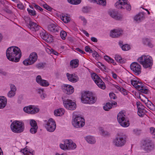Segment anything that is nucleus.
I'll return each mask as SVG.
<instances>
[{
	"label": "nucleus",
	"mask_w": 155,
	"mask_h": 155,
	"mask_svg": "<svg viewBox=\"0 0 155 155\" xmlns=\"http://www.w3.org/2000/svg\"><path fill=\"white\" fill-rule=\"evenodd\" d=\"M121 48L122 50L124 51H127L130 49V47L128 44H125L121 47Z\"/></svg>",
	"instance_id": "40"
},
{
	"label": "nucleus",
	"mask_w": 155,
	"mask_h": 155,
	"mask_svg": "<svg viewBox=\"0 0 155 155\" xmlns=\"http://www.w3.org/2000/svg\"><path fill=\"white\" fill-rule=\"evenodd\" d=\"M10 86L11 89L10 91H13L14 92H16V88L14 84H11Z\"/></svg>",
	"instance_id": "52"
},
{
	"label": "nucleus",
	"mask_w": 155,
	"mask_h": 155,
	"mask_svg": "<svg viewBox=\"0 0 155 155\" xmlns=\"http://www.w3.org/2000/svg\"><path fill=\"white\" fill-rule=\"evenodd\" d=\"M91 76L92 79L99 87L103 89H104L106 88L104 83L96 73H92L91 74Z\"/></svg>",
	"instance_id": "9"
},
{
	"label": "nucleus",
	"mask_w": 155,
	"mask_h": 155,
	"mask_svg": "<svg viewBox=\"0 0 155 155\" xmlns=\"http://www.w3.org/2000/svg\"><path fill=\"white\" fill-rule=\"evenodd\" d=\"M145 87L143 86V84L142 85L140 86V87H138L136 88L139 91H142L143 89Z\"/></svg>",
	"instance_id": "64"
},
{
	"label": "nucleus",
	"mask_w": 155,
	"mask_h": 155,
	"mask_svg": "<svg viewBox=\"0 0 155 155\" xmlns=\"http://www.w3.org/2000/svg\"><path fill=\"white\" fill-rule=\"evenodd\" d=\"M45 127L48 131L52 132L56 128V124L54 121L52 119L50 118L47 121Z\"/></svg>",
	"instance_id": "13"
},
{
	"label": "nucleus",
	"mask_w": 155,
	"mask_h": 155,
	"mask_svg": "<svg viewBox=\"0 0 155 155\" xmlns=\"http://www.w3.org/2000/svg\"><path fill=\"white\" fill-rule=\"evenodd\" d=\"M120 91L121 93H122L124 95H127L128 92L123 87L122 88H121V89L120 90Z\"/></svg>",
	"instance_id": "55"
},
{
	"label": "nucleus",
	"mask_w": 155,
	"mask_h": 155,
	"mask_svg": "<svg viewBox=\"0 0 155 155\" xmlns=\"http://www.w3.org/2000/svg\"><path fill=\"white\" fill-rule=\"evenodd\" d=\"M48 35L49 34L47 33L45 31H42L40 33V35L42 38L45 41L47 39Z\"/></svg>",
	"instance_id": "34"
},
{
	"label": "nucleus",
	"mask_w": 155,
	"mask_h": 155,
	"mask_svg": "<svg viewBox=\"0 0 155 155\" xmlns=\"http://www.w3.org/2000/svg\"><path fill=\"white\" fill-rule=\"evenodd\" d=\"M81 99L83 103L92 104L96 102L97 98L92 93L85 91L82 93Z\"/></svg>",
	"instance_id": "2"
},
{
	"label": "nucleus",
	"mask_w": 155,
	"mask_h": 155,
	"mask_svg": "<svg viewBox=\"0 0 155 155\" xmlns=\"http://www.w3.org/2000/svg\"><path fill=\"white\" fill-rule=\"evenodd\" d=\"M127 136L125 135L118 134L113 141V143L116 147H120L124 146L126 142Z\"/></svg>",
	"instance_id": "4"
},
{
	"label": "nucleus",
	"mask_w": 155,
	"mask_h": 155,
	"mask_svg": "<svg viewBox=\"0 0 155 155\" xmlns=\"http://www.w3.org/2000/svg\"><path fill=\"white\" fill-rule=\"evenodd\" d=\"M101 133L102 135L105 136H107L109 135V133L107 131H104L103 130H101Z\"/></svg>",
	"instance_id": "57"
},
{
	"label": "nucleus",
	"mask_w": 155,
	"mask_h": 155,
	"mask_svg": "<svg viewBox=\"0 0 155 155\" xmlns=\"http://www.w3.org/2000/svg\"><path fill=\"white\" fill-rule=\"evenodd\" d=\"M123 31L120 29H114L110 31V36L113 38L119 37L122 35Z\"/></svg>",
	"instance_id": "18"
},
{
	"label": "nucleus",
	"mask_w": 155,
	"mask_h": 155,
	"mask_svg": "<svg viewBox=\"0 0 155 155\" xmlns=\"http://www.w3.org/2000/svg\"><path fill=\"white\" fill-rule=\"evenodd\" d=\"M105 60L109 63H114V60L107 55L105 56L104 57Z\"/></svg>",
	"instance_id": "37"
},
{
	"label": "nucleus",
	"mask_w": 155,
	"mask_h": 155,
	"mask_svg": "<svg viewBox=\"0 0 155 155\" xmlns=\"http://www.w3.org/2000/svg\"><path fill=\"white\" fill-rule=\"evenodd\" d=\"M150 134L155 136V128L153 127H151L150 128Z\"/></svg>",
	"instance_id": "53"
},
{
	"label": "nucleus",
	"mask_w": 155,
	"mask_h": 155,
	"mask_svg": "<svg viewBox=\"0 0 155 155\" xmlns=\"http://www.w3.org/2000/svg\"><path fill=\"white\" fill-rule=\"evenodd\" d=\"M36 79L37 82L42 86L47 87L49 85V82L45 80L42 79L40 75L37 76Z\"/></svg>",
	"instance_id": "17"
},
{
	"label": "nucleus",
	"mask_w": 155,
	"mask_h": 155,
	"mask_svg": "<svg viewBox=\"0 0 155 155\" xmlns=\"http://www.w3.org/2000/svg\"><path fill=\"white\" fill-rule=\"evenodd\" d=\"M115 60L118 62L120 63H124L125 62V60L122 58L121 57L118 55H116L115 57Z\"/></svg>",
	"instance_id": "32"
},
{
	"label": "nucleus",
	"mask_w": 155,
	"mask_h": 155,
	"mask_svg": "<svg viewBox=\"0 0 155 155\" xmlns=\"http://www.w3.org/2000/svg\"><path fill=\"white\" fill-rule=\"evenodd\" d=\"M60 146L61 148L63 150L74 149L76 147L75 143L71 140L68 139L64 141V143L60 144Z\"/></svg>",
	"instance_id": "6"
},
{
	"label": "nucleus",
	"mask_w": 155,
	"mask_h": 155,
	"mask_svg": "<svg viewBox=\"0 0 155 155\" xmlns=\"http://www.w3.org/2000/svg\"><path fill=\"white\" fill-rule=\"evenodd\" d=\"M137 81L136 80H131V84L136 88V86H137Z\"/></svg>",
	"instance_id": "54"
},
{
	"label": "nucleus",
	"mask_w": 155,
	"mask_h": 155,
	"mask_svg": "<svg viewBox=\"0 0 155 155\" xmlns=\"http://www.w3.org/2000/svg\"><path fill=\"white\" fill-rule=\"evenodd\" d=\"M30 124L32 127H35L36 126H38L36 122L33 120H31L30 121Z\"/></svg>",
	"instance_id": "47"
},
{
	"label": "nucleus",
	"mask_w": 155,
	"mask_h": 155,
	"mask_svg": "<svg viewBox=\"0 0 155 155\" xmlns=\"http://www.w3.org/2000/svg\"><path fill=\"white\" fill-rule=\"evenodd\" d=\"M125 116V115L122 112H120L118 114L117 120L120 125L124 126V124L122 123V122L126 119L124 117Z\"/></svg>",
	"instance_id": "23"
},
{
	"label": "nucleus",
	"mask_w": 155,
	"mask_h": 155,
	"mask_svg": "<svg viewBox=\"0 0 155 155\" xmlns=\"http://www.w3.org/2000/svg\"><path fill=\"white\" fill-rule=\"evenodd\" d=\"M63 104L65 108L70 110H75L76 107V104L72 101L67 99L63 100Z\"/></svg>",
	"instance_id": "12"
},
{
	"label": "nucleus",
	"mask_w": 155,
	"mask_h": 155,
	"mask_svg": "<svg viewBox=\"0 0 155 155\" xmlns=\"http://www.w3.org/2000/svg\"><path fill=\"white\" fill-rule=\"evenodd\" d=\"M109 96L111 99H115L116 98V95L113 93H110Z\"/></svg>",
	"instance_id": "58"
},
{
	"label": "nucleus",
	"mask_w": 155,
	"mask_h": 155,
	"mask_svg": "<svg viewBox=\"0 0 155 155\" xmlns=\"http://www.w3.org/2000/svg\"><path fill=\"white\" fill-rule=\"evenodd\" d=\"M143 42L144 45L150 48H152L153 47V45L151 43L150 40L147 38H143Z\"/></svg>",
	"instance_id": "31"
},
{
	"label": "nucleus",
	"mask_w": 155,
	"mask_h": 155,
	"mask_svg": "<svg viewBox=\"0 0 155 155\" xmlns=\"http://www.w3.org/2000/svg\"><path fill=\"white\" fill-rule=\"evenodd\" d=\"M137 60L144 68H150L152 65V58L148 55H142L139 57Z\"/></svg>",
	"instance_id": "3"
},
{
	"label": "nucleus",
	"mask_w": 155,
	"mask_h": 155,
	"mask_svg": "<svg viewBox=\"0 0 155 155\" xmlns=\"http://www.w3.org/2000/svg\"><path fill=\"white\" fill-rule=\"evenodd\" d=\"M61 19L65 23H67L70 21V18L68 16H66L64 18H61Z\"/></svg>",
	"instance_id": "49"
},
{
	"label": "nucleus",
	"mask_w": 155,
	"mask_h": 155,
	"mask_svg": "<svg viewBox=\"0 0 155 155\" xmlns=\"http://www.w3.org/2000/svg\"><path fill=\"white\" fill-rule=\"evenodd\" d=\"M127 2V0H119L115 3V6L118 9H125L128 11H130L131 9V6Z\"/></svg>",
	"instance_id": "7"
},
{
	"label": "nucleus",
	"mask_w": 155,
	"mask_h": 155,
	"mask_svg": "<svg viewBox=\"0 0 155 155\" xmlns=\"http://www.w3.org/2000/svg\"><path fill=\"white\" fill-rule=\"evenodd\" d=\"M145 112H147L145 110H138V115L141 117H143L145 114Z\"/></svg>",
	"instance_id": "38"
},
{
	"label": "nucleus",
	"mask_w": 155,
	"mask_h": 155,
	"mask_svg": "<svg viewBox=\"0 0 155 155\" xmlns=\"http://www.w3.org/2000/svg\"><path fill=\"white\" fill-rule=\"evenodd\" d=\"M27 10L28 12V14L34 16L36 14V12L34 10H31L29 8H28Z\"/></svg>",
	"instance_id": "43"
},
{
	"label": "nucleus",
	"mask_w": 155,
	"mask_h": 155,
	"mask_svg": "<svg viewBox=\"0 0 155 155\" xmlns=\"http://www.w3.org/2000/svg\"><path fill=\"white\" fill-rule=\"evenodd\" d=\"M66 75L68 80L72 82L75 83L78 80V76L75 74H70L67 73Z\"/></svg>",
	"instance_id": "22"
},
{
	"label": "nucleus",
	"mask_w": 155,
	"mask_h": 155,
	"mask_svg": "<svg viewBox=\"0 0 155 155\" xmlns=\"http://www.w3.org/2000/svg\"><path fill=\"white\" fill-rule=\"evenodd\" d=\"M34 6L35 8L37 9H38L41 12H42L43 11V9L38 5L34 4Z\"/></svg>",
	"instance_id": "56"
},
{
	"label": "nucleus",
	"mask_w": 155,
	"mask_h": 155,
	"mask_svg": "<svg viewBox=\"0 0 155 155\" xmlns=\"http://www.w3.org/2000/svg\"><path fill=\"white\" fill-rule=\"evenodd\" d=\"M29 21L28 27L32 31H36L38 30L41 28V27L38 25L36 23L30 20L29 18Z\"/></svg>",
	"instance_id": "19"
},
{
	"label": "nucleus",
	"mask_w": 155,
	"mask_h": 155,
	"mask_svg": "<svg viewBox=\"0 0 155 155\" xmlns=\"http://www.w3.org/2000/svg\"><path fill=\"white\" fill-rule=\"evenodd\" d=\"M17 7L20 9H23L24 8V6L22 3L18 4Z\"/></svg>",
	"instance_id": "61"
},
{
	"label": "nucleus",
	"mask_w": 155,
	"mask_h": 155,
	"mask_svg": "<svg viewBox=\"0 0 155 155\" xmlns=\"http://www.w3.org/2000/svg\"><path fill=\"white\" fill-rule=\"evenodd\" d=\"M144 18V15L143 13H139L134 17V20L140 22Z\"/></svg>",
	"instance_id": "24"
},
{
	"label": "nucleus",
	"mask_w": 155,
	"mask_h": 155,
	"mask_svg": "<svg viewBox=\"0 0 155 155\" xmlns=\"http://www.w3.org/2000/svg\"><path fill=\"white\" fill-rule=\"evenodd\" d=\"M6 55L9 61L17 62L21 57V52L20 49L16 46H12L8 48L6 51Z\"/></svg>",
	"instance_id": "1"
},
{
	"label": "nucleus",
	"mask_w": 155,
	"mask_h": 155,
	"mask_svg": "<svg viewBox=\"0 0 155 155\" xmlns=\"http://www.w3.org/2000/svg\"><path fill=\"white\" fill-rule=\"evenodd\" d=\"M141 130L138 129H135L133 130V132L134 134L136 135H139L141 132Z\"/></svg>",
	"instance_id": "48"
},
{
	"label": "nucleus",
	"mask_w": 155,
	"mask_h": 155,
	"mask_svg": "<svg viewBox=\"0 0 155 155\" xmlns=\"http://www.w3.org/2000/svg\"><path fill=\"white\" fill-rule=\"evenodd\" d=\"M23 110L25 112L28 114H33L38 112L39 109L36 107H33L32 105H30L29 106L24 107Z\"/></svg>",
	"instance_id": "15"
},
{
	"label": "nucleus",
	"mask_w": 155,
	"mask_h": 155,
	"mask_svg": "<svg viewBox=\"0 0 155 155\" xmlns=\"http://www.w3.org/2000/svg\"><path fill=\"white\" fill-rule=\"evenodd\" d=\"M85 50L87 52H89L90 53L93 52L92 50L91 49L89 46H86L85 47Z\"/></svg>",
	"instance_id": "50"
},
{
	"label": "nucleus",
	"mask_w": 155,
	"mask_h": 155,
	"mask_svg": "<svg viewBox=\"0 0 155 155\" xmlns=\"http://www.w3.org/2000/svg\"><path fill=\"white\" fill-rule=\"evenodd\" d=\"M47 28L49 31L55 33L56 34L61 30V28L57 25L53 23L48 25Z\"/></svg>",
	"instance_id": "14"
},
{
	"label": "nucleus",
	"mask_w": 155,
	"mask_h": 155,
	"mask_svg": "<svg viewBox=\"0 0 155 155\" xmlns=\"http://www.w3.org/2000/svg\"><path fill=\"white\" fill-rule=\"evenodd\" d=\"M82 11L84 13H87L88 12V8L87 7H84L83 8Z\"/></svg>",
	"instance_id": "62"
},
{
	"label": "nucleus",
	"mask_w": 155,
	"mask_h": 155,
	"mask_svg": "<svg viewBox=\"0 0 155 155\" xmlns=\"http://www.w3.org/2000/svg\"><path fill=\"white\" fill-rule=\"evenodd\" d=\"M147 107L150 110L154 111L155 110V106L151 101L147 100V102L145 103Z\"/></svg>",
	"instance_id": "30"
},
{
	"label": "nucleus",
	"mask_w": 155,
	"mask_h": 155,
	"mask_svg": "<svg viewBox=\"0 0 155 155\" xmlns=\"http://www.w3.org/2000/svg\"><path fill=\"white\" fill-rule=\"evenodd\" d=\"M64 109L60 108L54 111V114L56 116H60L64 114Z\"/></svg>",
	"instance_id": "28"
},
{
	"label": "nucleus",
	"mask_w": 155,
	"mask_h": 155,
	"mask_svg": "<svg viewBox=\"0 0 155 155\" xmlns=\"http://www.w3.org/2000/svg\"><path fill=\"white\" fill-rule=\"evenodd\" d=\"M109 14L111 17L117 20H120L122 18V16L118 12L114 10L110 11L109 12Z\"/></svg>",
	"instance_id": "20"
},
{
	"label": "nucleus",
	"mask_w": 155,
	"mask_h": 155,
	"mask_svg": "<svg viewBox=\"0 0 155 155\" xmlns=\"http://www.w3.org/2000/svg\"><path fill=\"white\" fill-rule=\"evenodd\" d=\"M60 35L61 38L63 40H64L66 39V38L67 35L66 32L64 30L60 31Z\"/></svg>",
	"instance_id": "35"
},
{
	"label": "nucleus",
	"mask_w": 155,
	"mask_h": 155,
	"mask_svg": "<svg viewBox=\"0 0 155 155\" xmlns=\"http://www.w3.org/2000/svg\"><path fill=\"white\" fill-rule=\"evenodd\" d=\"M128 120L126 119H125L124 121L122 122V123L123 124H124V126L123 125H121L123 127H127L129 126L130 124L129 123H128Z\"/></svg>",
	"instance_id": "45"
},
{
	"label": "nucleus",
	"mask_w": 155,
	"mask_h": 155,
	"mask_svg": "<svg viewBox=\"0 0 155 155\" xmlns=\"http://www.w3.org/2000/svg\"><path fill=\"white\" fill-rule=\"evenodd\" d=\"M11 128L12 131L15 133H19L24 130V124L18 121H14L11 125Z\"/></svg>",
	"instance_id": "5"
},
{
	"label": "nucleus",
	"mask_w": 155,
	"mask_h": 155,
	"mask_svg": "<svg viewBox=\"0 0 155 155\" xmlns=\"http://www.w3.org/2000/svg\"><path fill=\"white\" fill-rule=\"evenodd\" d=\"M63 91L64 93L68 94H70L74 92V88L71 85L68 84H64Z\"/></svg>",
	"instance_id": "21"
},
{
	"label": "nucleus",
	"mask_w": 155,
	"mask_h": 155,
	"mask_svg": "<svg viewBox=\"0 0 155 155\" xmlns=\"http://www.w3.org/2000/svg\"><path fill=\"white\" fill-rule=\"evenodd\" d=\"M7 101V100L5 97L0 96V109L3 108L6 106Z\"/></svg>",
	"instance_id": "25"
},
{
	"label": "nucleus",
	"mask_w": 155,
	"mask_h": 155,
	"mask_svg": "<svg viewBox=\"0 0 155 155\" xmlns=\"http://www.w3.org/2000/svg\"><path fill=\"white\" fill-rule=\"evenodd\" d=\"M73 126L76 128L82 127L85 124L84 119L79 116H77L74 118L72 122Z\"/></svg>",
	"instance_id": "10"
},
{
	"label": "nucleus",
	"mask_w": 155,
	"mask_h": 155,
	"mask_svg": "<svg viewBox=\"0 0 155 155\" xmlns=\"http://www.w3.org/2000/svg\"><path fill=\"white\" fill-rule=\"evenodd\" d=\"M53 40V36L50 35H48L47 37V38L45 41L47 42L51 43L52 42Z\"/></svg>",
	"instance_id": "42"
},
{
	"label": "nucleus",
	"mask_w": 155,
	"mask_h": 155,
	"mask_svg": "<svg viewBox=\"0 0 155 155\" xmlns=\"http://www.w3.org/2000/svg\"><path fill=\"white\" fill-rule=\"evenodd\" d=\"M68 2L73 5H78L81 2V0H68Z\"/></svg>",
	"instance_id": "36"
},
{
	"label": "nucleus",
	"mask_w": 155,
	"mask_h": 155,
	"mask_svg": "<svg viewBox=\"0 0 155 155\" xmlns=\"http://www.w3.org/2000/svg\"><path fill=\"white\" fill-rule=\"evenodd\" d=\"M45 65V63H39L36 64L35 67L38 69H41L44 67Z\"/></svg>",
	"instance_id": "41"
},
{
	"label": "nucleus",
	"mask_w": 155,
	"mask_h": 155,
	"mask_svg": "<svg viewBox=\"0 0 155 155\" xmlns=\"http://www.w3.org/2000/svg\"><path fill=\"white\" fill-rule=\"evenodd\" d=\"M38 93L41 95L44 93V90L43 89L38 88L36 90Z\"/></svg>",
	"instance_id": "59"
},
{
	"label": "nucleus",
	"mask_w": 155,
	"mask_h": 155,
	"mask_svg": "<svg viewBox=\"0 0 155 155\" xmlns=\"http://www.w3.org/2000/svg\"><path fill=\"white\" fill-rule=\"evenodd\" d=\"M80 18L81 19L82 21H83V25H86L87 23V20L86 19L83 17H80Z\"/></svg>",
	"instance_id": "60"
},
{
	"label": "nucleus",
	"mask_w": 155,
	"mask_h": 155,
	"mask_svg": "<svg viewBox=\"0 0 155 155\" xmlns=\"http://www.w3.org/2000/svg\"><path fill=\"white\" fill-rule=\"evenodd\" d=\"M38 59L37 53L33 52L31 53L28 58L25 59L23 62V64L25 66L32 65L34 64Z\"/></svg>",
	"instance_id": "8"
},
{
	"label": "nucleus",
	"mask_w": 155,
	"mask_h": 155,
	"mask_svg": "<svg viewBox=\"0 0 155 155\" xmlns=\"http://www.w3.org/2000/svg\"><path fill=\"white\" fill-rule=\"evenodd\" d=\"M48 50L50 51L51 52V53H52L53 54L55 55H58V53L56 51L54 50L53 49H51V50L49 49H48Z\"/></svg>",
	"instance_id": "63"
},
{
	"label": "nucleus",
	"mask_w": 155,
	"mask_h": 155,
	"mask_svg": "<svg viewBox=\"0 0 155 155\" xmlns=\"http://www.w3.org/2000/svg\"><path fill=\"white\" fill-rule=\"evenodd\" d=\"M15 94V92L10 91L7 94L8 96L10 98L13 97Z\"/></svg>",
	"instance_id": "44"
},
{
	"label": "nucleus",
	"mask_w": 155,
	"mask_h": 155,
	"mask_svg": "<svg viewBox=\"0 0 155 155\" xmlns=\"http://www.w3.org/2000/svg\"><path fill=\"white\" fill-rule=\"evenodd\" d=\"M38 129V126H36L35 127H32L30 129V132L32 134H35L37 132Z\"/></svg>",
	"instance_id": "46"
},
{
	"label": "nucleus",
	"mask_w": 155,
	"mask_h": 155,
	"mask_svg": "<svg viewBox=\"0 0 155 155\" xmlns=\"http://www.w3.org/2000/svg\"><path fill=\"white\" fill-rule=\"evenodd\" d=\"M130 68L136 75H138L141 73V66L137 62L132 63L130 65Z\"/></svg>",
	"instance_id": "11"
},
{
	"label": "nucleus",
	"mask_w": 155,
	"mask_h": 155,
	"mask_svg": "<svg viewBox=\"0 0 155 155\" xmlns=\"http://www.w3.org/2000/svg\"><path fill=\"white\" fill-rule=\"evenodd\" d=\"M90 2L96 3L99 5H105L106 2L105 0H88Z\"/></svg>",
	"instance_id": "29"
},
{
	"label": "nucleus",
	"mask_w": 155,
	"mask_h": 155,
	"mask_svg": "<svg viewBox=\"0 0 155 155\" xmlns=\"http://www.w3.org/2000/svg\"><path fill=\"white\" fill-rule=\"evenodd\" d=\"M79 61L78 59L71 60L70 62V65L73 68H77L78 65Z\"/></svg>",
	"instance_id": "26"
},
{
	"label": "nucleus",
	"mask_w": 155,
	"mask_h": 155,
	"mask_svg": "<svg viewBox=\"0 0 155 155\" xmlns=\"http://www.w3.org/2000/svg\"><path fill=\"white\" fill-rule=\"evenodd\" d=\"M112 104L110 102H108L104 106L103 108L106 111H108L110 109L112 108Z\"/></svg>",
	"instance_id": "33"
},
{
	"label": "nucleus",
	"mask_w": 155,
	"mask_h": 155,
	"mask_svg": "<svg viewBox=\"0 0 155 155\" xmlns=\"http://www.w3.org/2000/svg\"><path fill=\"white\" fill-rule=\"evenodd\" d=\"M143 148L147 151H150L154 149V146L151 141H145L143 145Z\"/></svg>",
	"instance_id": "16"
},
{
	"label": "nucleus",
	"mask_w": 155,
	"mask_h": 155,
	"mask_svg": "<svg viewBox=\"0 0 155 155\" xmlns=\"http://www.w3.org/2000/svg\"><path fill=\"white\" fill-rule=\"evenodd\" d=\"M43 6L48 11H51L52 9V8L51 7L48 6L47 4L43 5Z\"/></svg>",
	"instance_id": "51"
},
{
	"label": "nucleus",
	"mask_w": 155,
	"mask_h": 155,
	"mask_svg": "<svg viewBox=\"0 0 155 155\" xmlns=\"http://www.w3.org/2000/svg\"><path fill=\"white\" fill-rule=\"evenodd\" d=\"M137 105L138 110H145V107L140 103H137Z\"/></svg>",
	"instance_id": "39"
},
{
	"label": "nucleus",
	"mask_w": 155,
	"mask_h": 155,
	"mask_svg": "<svg viewBox=\"0 0 155 155\" xmlns=\"http://www.w3.org/2000/svg\"><path fill=\"white\" fill-rule=\"evenodd\" d=\"M85 140L88 143L91 144H94L96 142L94 138L90 136H87L85 138Z\"/></svg>",
	"instance_id": "27"
}]
</instances>
